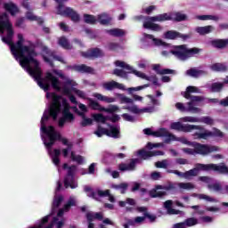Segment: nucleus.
Returning <instances> with one entry per match:
<instances>
[{"label":"nucleus","instance_id":"nucleus-50","mask_svg":"<svg viewBox=\"0 0 228 228\" xmlns=\"http://www.w3.org/2000/svg\"><path fill=\"white\" fill-rule=\"evenodd\" d=\"M113 74H114V76H117L118 77L126 78L127 77V74H129V71L126 72L124 69H115L113 70Z\"/></svg>","mask_w":228,"mask_h":228},{"label":"nucleus","instance_id":"nucleus-48","mask_svg":"<svg viewBox=\"0 0 228 228\" xmlns=\"http://www.w3.org/2000/svg\"><path fill=\"white\" fill-rule=\"evenodd\" d=\"M93 118L95 122H101L102 124H106V121L108 120V117H105L102 114H94Z\"/></svg>","mask_w":228,"mask_h":228},{"label":"nucleus","instance_id":"nucleus-40","mask_svg":"<svg viewBox=\"0 0 228 228\" xmlns=\"http://www.w3.org/2000/svg\"><path fill=\"white\" fill-rule=\"evenodd\" d=\"M98 22L102 26H108L111 22V18L108 17V14H101L98 16Z\"/></svg>","mask_w":228,"mask_h":228},{"label":"nucleus","instance_id":"nucleus-3","mask_svg":"<svg viewBox=\"0 0 228 228\" xmlns=\"http://www.w3.org/2000/svg\"><path fill=\"white\" fill-rule=\"evenodd\" d=\"M186 14H183L181 12H175V18L172 17V14L165 12L157 16L148 17L149 21L143 22V28L144 29H151V31H161L163 27L154 22H166V20L183 22V20H186Z\"/></svg>","mask_w":228,"mask_h":228},{"label":"nucleus","instance_id":"nucleus-54","mask_svg":"<svg viewBox=\"0 0 228 228\" xmlns=\"http://www.w3.org/2000/svg\"><path fill=\"white\" fill-rule=\"evenodd\" d=\"M208 190H213L214 191H222V184L219 183H212L208 185Z\"/></svg>","mask_w":228,"mask_h":228},{"label":"nucleus","instance_id":"nucleus-43","mask_svg":"<svg viewBox=\"0 0 228 228\" xmlns=\"http://www.w3.org/2000/svg\"><path fill=\"white\" fill-rule=\"evenodd\" d=\"M197 224H199V220L195 217H189L183 222V225L187 227H193V225H197Z\"/></svg>","mask_w":228,"mask_h":228},{"label":"nucleus","instance_id":"nucleus-6","mask_svg":"<svg viewBox=\"0 0 228 228\" xmlns=\"http://www.w3.org/2000/svg\"><path fill=\"white\" fill-rule=\"evenodd\" d=\"M200 53V49L197 47H193L188 49L186 45H180L175 46L174 50H171V53L174 54L178 60H188V58H191L194 54H199Z\"/></svg>","mask_w":228,"mask_h":228},{"label":"nucleus","instance_id":"nucleus-56","mask_svg":"<svg viewBox=\"0 0 228 228\" xmlns=\"http://www.w3.org/2000/svg\"><path fill=\"white\" fill-rule=\"evenodd\" d=\"M200 118L191 117V116H185V117L182 118V122L196 123V122H200Z\"/></svg>","mask_w":228,"mask_h":228},{"label":"nucleus","instance_id":"nucleus-7","mask_svg":"<svg viewBox=\"0 0 228 228\" xmlns=\"http://www.w3.org/2000/svg\"><path fill=\"white\" fill-rule=\"evenodd\" d=\"M46 98L52 99V104L50 106V117L56 120L58 114L61 111V95L56 93H46Z\"/></svg>","mask_w":228,"mask_h":228},{"label":"nucleus","instance_id":"nucleus-30","mask_svg":"<svg viewBox=\"0 0 228 228\" xmlns=\"http://www.w3.org/2000/svg\"><path fill=\"white\" fill-rule=\"evenodd\" d=\"M58 45L66 51H70L72 49V45H70V42H69V39H67L65 37H61L58 39Z\"/></svg>","mask_w":228,"mask_h":228},{"label":"nucleus","instance_id":"nucleus-34","mask_svg":"<svg viewBox=\"0 0 228 228\" xmlns=\"http://www.w3.org/2000/svg\"><path fill=\"white\" fill-rule=\"evenodd\" d=\"M94 97L98 101H102L103 102H107L108 104H110V102H115L117 101V98L104 96V95H102V94H99V93L95 94Z\"/></svg>","mask_w":228,"mask_h":228},{"label":"nucleus","instance_id":"nucleus-61","mask_svg":"<svg viewBox=\"0 0 228 228\" xmlns=\"http://www.w3.org/2000/svg\"><path fill=\"white\" fill-rule=\"evenodd\" d=\"M157 168H167L168 167V161L167 159L158 161L155 163Z\"/></svg>","mask_w":228,"mask_h":228},{"label":"nucleus","instance_id":"nucleus-14","mask_svg":"<svg viewBox=\"0 0 228 228\" xmlns=\"http://www.w3.org/2000/svg\"><path fill=\"white\" fill-rule=\"evenodd\" d=\"M140 163H142V159H132L129 164L120 163L118 165V170H120V172H134V170H136V165H140Z\"/></svg>","mask_w":228,"mask_h":228},{"label":"nucleus","instance_id":"nucleus-38","mask_svg":"<svg viewBox=\"0 0 228 228\" xmlns=\"http://www.w3.org/2000/svg\"><path fill=\"white\" fill-rule=\"evenodd\" d=\"M192 197H198L200 200H207V202H218V200L215 198H211V196L206 194H197L193 193Z\"/></svg>","mask_w":228,"mask_h":228},{"label":"nucleus","instance_id":"nucleus-17","mask_svg":"<svg viewBox=\"0 0 228 228\" xmlns=\"http://www.w3.org/2000/svg\"><path fill=\"white\" fill-rule=\"evenodd\" d=\"M165 38L167 40H175V38H182V40H188V38H191V35L190 34H181V32H177L175 30H167L164 34Z\"/></svg>","mask_w":228,"mask_h":228},{"label":"nucleus","instance_id":"nucleus-59","mask_svg":"<svg viewBox=\"0 0 228 228\" xmlns=\"http://www.w3.org/2000/svg\"><path fill=\"white\" fill-rule=\"evenodd\" d=\"M2 42H4V44H6L7 45L10 46L11 53H12V49L13 45H15V44L13 43V39L9 38L8 37H3Z\"/></svg>","mask_w":228,"mask_h":228},{"label":"nucleus","instance_id":"nucleus-23","mask_svg":"<svg viewBox=\"0 0 228 228\" xmlns=\"http://www.w3.org/2000/svg\"><path fill=\"white\" fill-rule=\"evenodd\" d=\"M137 156H140L142 159H147L148 158H152L154 156H165V152L161 151H147L142 149L137 151Z\"/></svg>","mask_w":228,"mask_h":228},{"label":"nucleus","instance_id":"nucleus-5","mask_svg":"<svg viewBox=\"0 0 228 228\" xmlns=\"http://www.w3.org/2000/svg\"><path fill=\"white\" fill-rule=\"evenodd\" d=\"M144 134L147 136H153L154 138H166V142H182V143H191L188 141H183V138L175 136L174 134H170L167 129L161 128L159 131H152L151 128H144Z\"/></svg>","mask_w":228,"mask_h":228},{"label":"nucleus","instance_id":"nucleus-19","mask_svg":"<svg viewBox=\"0 0 228 228\" xmlns=\"http://www.w3.org/2000/svg\"><path fill=\"white\" fill-rule=\"evenodd\" d=\"M68 69L74 70V72H79L80 74H92L94 69L86 64H75L72 66H68Z\"/></svg>","mask_w":228,"mask_h":228},{"label":"nucleus","instance_id":"nucleus-10","mask_svg":"<svg viewBox=\"0 0 228 228\" xmlns=\"http://www.w3.org/2000/svg\"><path fill=\"white\" fill-rule=\"evenodd\" d=\"M200 98L194 97L192 98V101H190L187 102L188 108L184 106L183 103L182 102H176L175 103V108L176 110H179V111L182 112H187V113H200L202 110L199 108L197 105H195L194 102H199Z\"/></svg>","mask_w":228,"mask_h":228},{"label":"nucleus","instance_id":"nucleus-1","mask_svg":"<svg viewBox=\"0 0 228 228\" xmlns=\"http://www.w3.org/2000/svg\"><path fill=\"white\" fill-rule=\"evenodd\" d=\"M12 54L14 55V58L20 59V67L27 68V72L34 77L38 86H40L44 92H49L51 86L53 90H57V92L61 90L60 79L53 75V73L47 72L45 77H42L40 62L38 60L35 59L38 56V53L35 48L24 45V36H22V34H18V41L12 45Z\"/></svg>","mask_w":228,"mask_h":228},{"label":"nucleus","instance_id":"nucleus-27","mask_svg":"<svg viewBox=\"0 0 228 228\" xmlns=\"http://www.w3.org/2000/svg\"><path fill=\"white\" fill-rule=\"evenodd\" d=\"M212 47L216 49H225L228 45V38L227 39H215L211 41Z\"/></svg>","mask_w":228,"mask_h":228},{"label":"nucleus","instance_id":"nucleus-36","mask_svg":"<svg viewBox=\"0 0 228 228\" xmlns=\"http://www.w3.org/2000/svg\"><path fill=\"white\" fill-rule=\"evenodd\" d=\"M61 154V151L60 149L53 150V155H52V161L55 165V167H60Z\"/></svg>","mask_w":228,"mask_h":228},{"label":"nucleus","instance_id":"nucleus-57","mask_svg":"<svg viewBox=\"0 0 228 228\" xmlns=\"http://www.w3.org/2000/svg\"><path fill=\"white\" fill-rule=\"evenodd\" d=\"M199 122H201L202 124H207V126H213L214 124V120L213 118H211V117H202L201 118H200V121Z\"/></svg>","mask_w":228,"mask_h":228},{"label":"nucleus","instance_id":"nucleus-35","mask_svg":"<svg viewBox=\"0 0 228 228\" xmlns=\"http://www.w3.org/2000/svg\"><path fill=\"white\" fill-rule=\"evenodd\" d=\"M208 102H212L213 104H219L221 106H224V108H227L228 107V96L223 100H218V98H208Z\"/></svg>","mask_w":228,"mask_h":228},{"label":"nucleus","instance_id":"nucleus-60","mask_svg":"<svg viewBox=\"0 0 228 228\" xmlns=\"http://www.w3.org/2000/svg\"><path fill=\"white\" fill-rule=\"evenodd\" d=\"M72 206H76V200H74L73 199H69L68 202L64 205L62 209L65 211H70V208Z\"/></svg>","mask_w":228,"mask_h":228},{"label":"nucleus","instance_id":"nucleus-47","mask_svg":"<svg viewBox=\"0 0 228 228\" xmlns=\"http://www.w3.org/2000/svg\"><path fill=\"white\" fill-rule=\"evenodd\" d=\"M84 22H86V24H95L97 19L92 14H84Z\"/></svg>","mask_w":228,"mask_h":228},{"label":"nucleus","instance_id":"nucleus-9","mask_svg":"<svg viewBox=\"0 0 228 228\" xmlns=\"http://www.w3.org/2000/svg\"><path fill=\"white\" fill-rule=\"evenodd\" d=\"M191 94H200V89L197 86H189L186 87V90L183 94H182L184 97V99H187V101H193V98L198 97L200 101L194 102L195 106H204V102L206 101V97L204 96H195L191 95Z\"/></svg>","mask_w":228,"mask_h":228},{"label":"nucleus","instance_id":"nucleus-24","mask_svg":"<svg viewBox=\"0 0 228 228\" xmlns=\"http://www.w3.org/2000/svg\"><path fill=\"white\" fill-rule=\"evenodd\" d=\"M4 10H5V12L10 13L12 17H15V15H17V13L20 12V10L19 9V6L13 4V2L4 3Z\"/></svg>","mask_w":228,"mask_h":228},{"label":"nucleus","instance_id":"nucleus-32","mask_svg":"<svg viewBox=\"0 0 228 228\" xmlns=\"http://www.w3.org/2000/svg\"><path fill=\"white\" fill-rule=\"evenodd\" d=\"M105 31L108 35H110V37H116L117 38H120V37H124V35H126V31L122 28H112Z\"/></svg>","mask_w":228,"mask_h":228},{"label":"nucleus","instance_id":"nucleus-20","mask_svg":"<svg viewBox=\"0 0 228 228\" xmlns=\"http://www.w3.org/2000/svg\"><path fill=\"white\" fill-rule=\"evenodd\" d=\"M171 129L180 131L182 133H191L193 131V125H183L181 122H174L170 126Z\"/></svg>","mask_w":228,"mask_h":228},{"label":"nucleus","instance_id":"nucleus-58","mask_svg":"<svg viewBox=\"0 0 228 228\" xmlns=\"http://www.w3.org/2000/svg\"><path fill=\"white\" fill-rule=\"evenodd\" d=\"M178 186L182 190H193V188H195V185H193L191 183H180Z\"/></svg>","mask_w":228,"mask_h":228},{"label":"nucleus","instance_id":"nucleus-55","mask_svg":"<svg viewBox=\"0 0 228 228\" xmlns=\"http://www.w3.org/2000/svg\"><path fill=\"white\" fill-rule=\"evenodd\" d=\"M105 113H115L116 111H118L119 108L117 105H110L109 108L104 107L102 109Z\"/></svg>","mask_w":228,"mask_h":228},{"label":"nucleus","instance_id":"nucleus-51","mask_svg":"<svg viewBox=\"0 0 228 228\" xmlns=\"http://www.w3.org/2000/svg\"><path fill=\"white\" fill-rule=\"evenodd\" d=\"M149 86H151V84H145L143 86H139L137 87H129L128 92H129V94H132V92H140V90L149 88Z\"/></svg>","mask_w":228,"mask_h":228},{"label":"nucleus","instance_id":"nucleus-49","mask_svg":"<svg viewBox=\"0 0 228 228\" xmlns=\"http://www.w3.org/2000/svg\"><path fill=\"white\" fill-rule=\"evenodd\" d=\"M197 19H199V20H220L218 16H215V15H199L197 16Z\"/></svg>","mask_w":228,"mask_h":228},{"label":"nucleus","instance_id":"nucleus-45","mask_svg":"<svg viewBox=\"0 0 228 228\" xmlns=\"http://www.w3.org/2000/svg\"><path fill=\"white\" fill-rule=\"evenodd\" d=\"M70 158L72 161H76L78 165H83L85 159L81 155H76L74 151H71Z\"/></svg>","mask_w":228,"mask_h":228},{"label":"nucleus","instance_id":"nucleus-31","mask_svg":"<svg viewBox=\"0 0 228 228\" xmlns=\"http://www.w3.org/2000/svg\"><path fill=\"white\" fill-rule=\"evenodd\" d=\"M107 136L110 138H120V128L110 126V130L108 129Z\"/></svg>","mask_w":228,"mask_h":228},{"label":"nucleus","instance_id":"nucleus-18","mask_svg":"<svg viewBox=\"0 0 228 228\" xmlns=\"http://www.w3.org/2000/svg\"><path fill=\"white\" fill-rule=\"evenodd\" d=\"M86 220L88 223V226L87 228H95V224L92 222H94V220H99L100 222L103 220L104 216L102 215V212H88L86 215Z\"/></svg>","mask_w":228,"mask_h":228},{"label":"nucleus","instance_id":"nucleus-64","mask_svg":"<svg viewBox=\"0 0 228 228\" xmlns=\"http://www.w3.org/2000/svg\"><path fill=\"white\" fill-rule=\"evenodd\" d=\"M49 216H45L41 219L40 223L37 224L38 228H44V225L49 222Z\"/></svg>","mask_w":228,"mask_h":228},{"label":"nucleus","instance_id":"nucleus-2","mask_svg":"<svg viewBox=\"0 0 228 228\" xmlns=\"http://www.w3.org/2000/svg\"><path fill=\"white\" fill-rule=\"evenodd\" d=\"M202 170L203 172H209V170H213V172H217V174H221V175H228V167L225 163L220 164H196L195 167L186 171L184 173L175 170V175H178V177H183V179H190V177H197L199 175V172Z\"/></svg>","mask_w":228,"mask_h":228},{"label":"nucleus","instance_id":"nucleus-4","mask_svg":"<svg viewBox=\"0 0 228 228\" xmlns=\"http://www.w3.org/2000/svg\"><path fill=\"white\" fill-rule=\"evenodd\" d=\"M69 0H55L57 3L56 12L57 15H61V17H68V19H71L72 22H79L81 20V16L77 12L74 11L72 7H65V4Z\"/></svg>","mask_w":228,"mask_h":228},{"label":"nucleus","instance_id":"nucleus-25","mask_svg":"<svg viewBox=\"0 0 228 228\" xmlns=\"http://www.w3.org/2000/svg\"><path fill=\"white\" fill-rule=\"evenodd\" d=\"M174 201L172 200H167L164 202V208L167 209V215H181L183 211L173 208Z\"/></svg>","mask_w":228,"mask_h":228},{"label":"nucleus","instance_id":"nucleus-41","mask_svg":"<svg viewBox=\"0 0 228 228\" xmlns=\"http://www.w3.org/2000/svg\"><path fill=\"white\" fill-rule=\"evenodd\" d=\"M129 184L127 183H121L119 184H112L114 190H120V193L124 194L127 191Z\"/></svg>","mask_w":228,"mask_h":228},{"label":"nucleus","instance_id":"nucleus-44","mask_svg":"<svg viewBox=\"0 0 228 228\" xmlns=\"http://www.w3.org/2000/svg\"><path fill=\"white\" fill-rule=\"evenodd\" d=\"M61 202H63V196H55L53 201V209H57V208H60Z\"/></svg>","mask_w":228,"mask_h":228},{"label":"nucleus","instance_id":"nucleus-29","mask_svg":"<svg viewBox=\"0 0 228 228\" xmlns=\"http://www.w3.org/2000/svg\"><path fill=\"white\" fill-rule=\"evenodd\" d=\"M228 76L224 79V83L220 82H215L211 85L210 90L214 93H220L222 90H224V85H228V83H225V80L227 79Z\"/></svg>","mask_w":228,"mask_h":228},{"label":"nucleus","instance_id":"nucleus-26","mask_svg":"<svg viewBox=\"0 0 228 228\" xmlns=\"http://www.w3.org/2000/svg\"><path fill=\"white\" fill-rule=\"evenodd\" d=\"M196 33L198 35H200L201 37H204L205 35H209V33H212V31H215V27L212 25H208L205 27H197L195 28Z\"/></svg>","mask_w":228,"mask_h":228},{"label":"nucleus","instance_id":"nucleus-37","mask_svg":"<svg viewBox=\"0 0 228 228\" xmlns=\"http://www.w3.org/2000/svg\"><path fill=\"white\" fill-rule=\"evenodd\" d=\"M78 115L82 117V121L80 123V126L82 127H86V126H92V124L94 123V120L90 118H86V116H85V113L78 112Z\"/></svg>","mask_w":228,"mask_h":228},{"label":"nucleus","instance_id":"nucleus-12","mask_svg":"<svg viewBox=\"0 0 228 228\" xmlns=\"http://www.w3.org/2000/svg\"><path fill=\"white\" fill-rule=\"evenodd\" d=\"M115 65L116 67H120L121 69H125V70H128V74H135V76H137L138 77H142V79H146V81L148 79H151L144 73L137 71L136 69H133V67H131L129 64L126 63L125 61H116Z\"/></svg>","mask_w":228,"mask_h":228},{"label":"nucleus","instance_id":"nucleus-28","mask_svg":"<svg viewBox=\"0 0 228 228\" xmlns=\"http://www.w3.org/2000/svg\"><path fill=\"white\" fill-rule=\"evenodd\" d=\"M211 70L214 72H227L228 67L225 63L216 62L210 66Z\"/></svg>","mask_w":228,"mask_h":228},{"label":"nucleus","instance_id":"nucleus-63","mask_svg":"<svg viewBox=\"0 0 228 228\" xmlns=\"http://www.w3.org/2000/svg\"><path fill=\"white\" fill-rule=\"evenodd\" d=\"M120 47V45L118 43H109L108 44V49L110 51H117Z\"/></svg>","mask_w":228,"mask_h":228},{"label":"nucleus","instance_id":"nucleus-46","mask_svg":"<svg viewBox=\"0 0 228 228\" xmlns=\"http://www.w3.org/2000/svg\"><path fill=\"white\" fill-rule=\"evenodd\" d=\"M118 97H119L121 104H133V102H134V101L133 99H131L122 94H118Z\"/></svg>","mask_w":228,"mask_h":228},{"label":"nucleus","instance_id":"nucleus-22","mask_svg":"<svg viewBox=\"0 0 228 228\" xmlns=\"http://www.w3.org/2000/svg\"><path fill=\"white\" fill-rule=\"evenodd\" d=\"M102 88L104 90H107L108 92H112V90H126L124 86L115 80L110 81V82H104L102 85Z\"/></svg>","mask_w":228,"mask_h":228},{"label":"nucleus","instance_id":"nucleus-13","mask_svg":"<svg viewBox=\"0 0 228 228\" xmlns=\"http://www.w3.org/2000/svg\"><path fill=\"white\" fill-rule=\"evenodd\" d=\"M193 129H196L200 132L194 133L193 136L196 138V140H209L211 138V131L206 129L204 126H199V125H193Z\"/></svg>","mask_w":228,"mask_h":228},{"label":"nucleus","instance_id":"nucleus-39","mask_svg":"<svg viewBox=\"0 0 228 228\" xmlns=\"http://www.w3.org/2000/svg\"><path fill=\"white\" fill-rule=\"evenodd\" d=\"M89 101V108L97 110V111H104V107L101 106L99 102L96 101L92 100L91 98L88 99Z\"/></svg>","mask_w":228,"mask_h":228},{"label":"nucleus","instance_id":"nucleus-16","mask_svg":"<svg viewBox=\"0 0 228 228\" xmlns=\"http://www.w3.org/2000/svg\"><path fill=\"white\" fill-rule=\"evenodd\" d=\"M196 154H201L206 156V154H210V152H216L218 147L216 146H208L206 144L196 143Z\"/></svg>","mask_w":228,"mask_h":228},{"label":"nucleus","instance_id":"nucleus-52","mask_svg":"<svg viewBox=\"0 0 228 228\" xmlns=\"http://www.w3.org/2000/svg\"><path fill=\"white\" fill-rule=\"evenodd\" d=\"M94 134H97L99 138H101V136H102L103 134H106V136H108V128L98 126L97 130L94 132Z\"/></svg>","mask_w":228,"mask_h":228},{"label":"nucleus","instance_id":"nucleus-33","mask_svg":"<svg viewBox=\"0 0 228 228\" xmlns=\"http://www.w3.org/2000/svg\"><path fill=\"white\" fill-rule=\"evenodd\" d=\"M186 74L187 76H191V77H200V76L206 74V71L191 68L186 71Z\"/></svg>","mask_w":228,"mask_h":228},{"label":"nucleus","instance_id":"nucleus-15","mask_svg":"<svg viewBox=\"0 0 228 228\" xmlns=\"http://www.w3.org/2000/svg\"><path fill=\"white\" fill-rule=\"evenodd\" d=\"M82 56L84 58H89V60H95L97 58H102V56H104V52L98 47L91 48L86 52H83Z\"/></svg>","mask_w":228,"mask_h":228},{"label":"nucleus","instance_id":"nucleus-42","mask_svg":"<svg viewBox=\"0 0 228 228\" xmlns=\"http://www.w3.org/2000/svg\"><path fill=\"white\" fill-rule=\"evenodd\" d=\"M167 196V191H156V190H151L150 191V197L151 199H161L162 197Z\"/></svg>","mask_w":228,"mask_h":228},{"label":"nucleus","instance_id":"nucleus-11","mask_svg":"<svg viewBox=\"0 0 228 228\" xmlns=\"http://www.w3.org/2000/svg\"><path fill=\"white\" fill-rule=\"evenodd\" d=\"M77 167L72 165L68 169V174L64 178V186L65 188H71V190H74L77 183L76 181H74V174H76Z\"/></svg>","mask_w":228,"mask_h":228},{"label":"nucleus","instance_id":"nucleus-62","mask_svg":"<svg viewBox=\"0 0 228 228\" xmlns=\"http://www.w3.org/2000/svg\"><path fill=\"white\" fill-rule=\"evenodd\" d=\"M124 110H127L128 111H131V113H135V115H138V113H140L141 111L136 105L131 107H125Z\"/></svg>","mask_w":228,"mask_h":228},{"label":"nucleus","instance_id":"nucleus-21","mask_svg":"<svg viewBox=\"0 0 228 228\" xmlns=\"http://www.w3.org/2000/svg\"><path fill=\"white\" fill-rule=\"evenodd\" d=\"M62 104L64 106V109L62 110V118L67 121V122H74L75 117L72 112H70V105L67 103V100L63 99L62 100Z\"/></svg>","mask_w":228,"mask_h":228},{"label":"nucleus","instance_id":"nucleus-8","mask_svg":"<svg viewBox=\"0 0 228 228\" xmlns=\"http://www.w3.org/2000/svg\"><path fill=\"white\" fill-rule=\"evenodd\" d=\"M41 132L43 134H46L50 140V143H54V142H61L62 143H69V141L65 138H61V134L56 132L54 126H49L41 127Z\"/></svg>","mask_w":228,"mask_h":228},{"label":"nucleus","instance_id":"nucleus-53","mask_svg":"<svg viewBox=\"0 0 228 228\" xmlns=\"http://www.w3.org/2000/svg\"><path fill=\"white\" fill-rule=\"evenodd\" d=\"M211 138H224V132L220 131L218 128H213V132L211 131Z\"/></svg>","mask_w":228,"mask_h":228}]
</instances>
